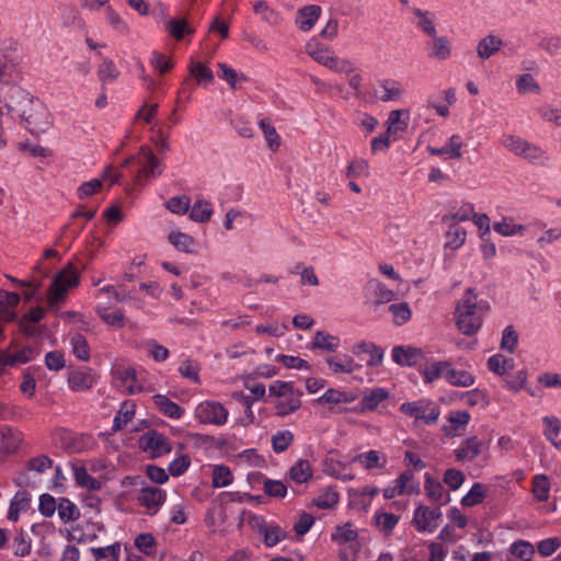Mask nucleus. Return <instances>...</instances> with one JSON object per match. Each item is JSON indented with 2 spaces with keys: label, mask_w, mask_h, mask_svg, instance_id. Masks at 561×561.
<instances>
[{
  "label": "nucleus",
  "mask_w": 561,
  "mask_h": 561,
  "mask_svg": "<svg viewBox=\"0 0 561 561\" xmlns=\"http://www.w3.org/2000/svg\"><path fill=\"white\" fill-rule=\"evenodd\" d=\"M148 138L151 146L142 145V185L162 175L165 170L164 157L169 149L161 125L156 123L151 126Z\"/></svg>",
  "instance_id": "nucleus-1"
},
{
  "label": "nucleus",
  "mask_w": 561,
  "mask_h": 561,
  "mask_svg": "<svg viewBox=\"0 0 561 561\" xmlns=\"http://www.w3.org/2000/svg\"><path fill=\"white\" fill-rule=\"evenodd\" d=\"M488 310V302L478 300L474 290L468 288L456 305L455 320L457 328L465 335H474L481 329Z\"/></svg>",
  "instance_id": "nucleus-2"
},
{
  "label": "nucleus",
  "mask_w": 561,
  "mask_h": 561,
  "mask_svg": "<svg viewBox=\"0 0 561 561\" xmlns=\"http://www.w3.org/2000/svg\"><path fill=\"white\" fill-rule=\"evenodd\" d=\"M0 102L3 103L8 114L14 118L16 116H23L25 113V108L30 103L34 104L32 108L34 111V115L27 116L32 117L34 121H31L33 125L37 127L39 124L38 121L44 122L45 116V105L44 103L36 96L32 95L28 91L21 88L20 85H11L3 93Z\"/></svg>",
  "instance_id": "nucleus-3"
},
{
  "label": "nucleus",
  "mask_w": 561,
  "mask_h": 561,
  "mask_svg": "<svg viewBox=\"0 0 561 561\" xmlns=\"http://www.w3.org/2000/svg\"><path fill=\"white\" fill-rule=\"evenodd\" d=\"M80 283V273L76 266L70 262L61 271H59L50 286L48 287V308H54L60 301H64L68 288H75Z\"/></svg>",
  "instance_id": "nucleus-4"
},
{
  "label": "nucleus",
  "mask_w": 561,
  "mask_h": 561,
  "mask_svg": "<svg viewBox=\"0 0 561 561\" xmlns=\"http://www.w3.org/2000/svg\"><path fill=\"white\" fill-rule=\"evenodd\" d=\"M399 410L416 421H422L425 425H434L440 415V409L434 402L425 399L403 402Z\"/></svg>",
  "instance_id": "nucleus-5"
},
{
  "label": "nucleus",
  "mask_w": 561,
  "mask_h": 561,
  "mask_svg": "<svg viewBox=\"0 0 561 561\" xmlns=\"http://www.w3.org/2000/svg\"><path fill=\"white\" fill-rule=\"evenodd\" d=\"M443 513L439 507L419 505L413 513L412 525L420 534H432L440 525Z\"/></svg>",
  "instance_id": "nucleus-6"
},
{
  "label": "nucleus",
  "mask_w": 561,
  "mask_h": 561,
  "mask_svg": "<svg viewBox=\"0 0 561 561\" xmlns=\"http://www.w3.org/2000/svg\"><path fill=\"white\" fill-rule=\"evenodd\" d=\"M228 410L217 401L206 400L197 404L194 410L195 419L202 424L222 426L228 421Z\"/></svg>",
  "instance_id": "nucleus-7"
},
{
  "label": "nucleus",
  "mask_w": 561,
  "mask_h": 561,
  "mask_svg": "<svg viewBox=\"0 0 561 561\" xmlns=\"http://www.w3.org/2000/svg\"><path fill=\"white\" fill-rule=\"evenodd\" d=\"M172 449V442L164 434L156 430L142 433V453H146L150 459L169 455Z\"/></svg>",
  "instance_id": "nucleus-8"
},
{
  "label": "nucleus",
  "mask_w": 561,
  "mask_h": 561,
  "mask_svg": "<svg viewBox=\"0 0 561 561\" xmlns=\"http://www.w3.org/2000/svg\"><path fill=\"white\" fill-rule=\"evenodd\" d=\"M367 298L374 311H378L379 307L392 301L396 297L393 290L386 287L385 284L371 279L366 285Z\"/></svg>",
  "instance_id": "nucleus-9"
},
{
  "label": "nucleus",
  "mask_w": 561,
  "mask_h": 561,
  "mask_svg": "<svg viewBox=\"0 0 561 561\" xmlns=\"http://www.w3.org/2000/svg\"><path fill=\"white\" fill-rule=\"evenodd\" d=\"M391 357L392 360L400 366L412 367L424 358V352L413 346H394L391 352Z\"/></svg>",
  "instance_id": "nucleus-10"
},
{
  "label": "nucleus",
  "mask_w": 561,
  "mask_h": 561,
  "mask_svg": "<svg viewBox=\"0 0 561 561\" xmlns=\"http://www.w3.org/2000/svg\"><path fill=\"white\" fill-rule=\"evenodd\" d=\"M138 295V290L135 286H129L126 283H121L117 288L114 286H105L98 291L96 298L103 299L107 297L108 299H114L118 302H124L127 299H136Z\"/></svg>",
  "instance_id": "nucleus-11"
},
{
  "label": "nucleus",
  "mask_w": 561,
  "mask_h": 561,
  "mask_svg": "<svg viewBox=\"0 0 561 561\" xmlns=\"http://www.w3.org/2000/svg\"><path fill=\"white\" fill-rule=\"evenodd\" d=\"M167 500V492L158 486H142V507L147 514L154 515Z\"/></svg>",
  "instance_id": "nucleus-12"
},
{
  "label": "nucleus",
  "mask_w": 561,
  "mask_h": 561,
  "mask_svg": "<svg viewBox=\"0 0 561 561\" xmlns=\"http://www.w3.org/2000/svg\"><path fill=\"white\" fill-rule=\"evenodd\" d=\"M424 489L427 497L439 507L450 502L449 493L444 489L443 484L432 478L428 473L425 474Z\"/></svg>",
  "instance_id": "nucleus-13"
},
{
  "label": "nucleus",
  "mask_w": 561,
  "mask_h": 561,
  "mask_svg": "<svg viewBox=\"0 0 561 561\" xmlns=\"http://www.w3.org/2000/svg\"><path fill=\"white\" fill-rule=\"evenodd\" d=\"M392 483H394L398 489L397 493H399V495H413L419 494L421 491L420 481L413 470L410 469L402 471L398 478L392 480Z\"/></svg>",
  "instance_id": "nucleus-14"
},
{
  "label": "nucleus",
  "mask_w": 561,
  "mask_h": 561,
  "mask_svg": "<svg viewBox=\"0 0 561 561\" xmlns=\"http://www.w3.org/2000/svg\"><path fill=\"white\" fill-rule=\"evenodd\" d=\"M481 451L482 442L477 436L463 439L459 447L454 450L457 461L460 462L473 460Z\"/></svg>",
  "instance_id": "nucleus-15"
},
{
  "label": "nucleus",
  "mask_w": 561,
  "mask_h": 561,
  "mask_svg": "<svg viewBox=\"0 0 561 561\" xmlns=\"http://www.w3.org/2000/svg\"><path fill=\"white\" fill-rule=\"evenodd\" d=\"M151 401L153 408L169 419L179 420L184 414V409L164 394H154L152 396Z\"/></svg>",
  "instance_id": "nucleus-16"
},
{
  "label": "nucleus",
  "mask_w": 561,
  "mask_h": 561,
  "mask_svg": "<svg viewBox=\"0 0 561 561\" xmlns=\"http://www.w3.org/2000/svg\"><path fill=\"white\" fill-rule=\"evenodd\" d=\"M111 300L112 299H108L107 297L99 299L95 312L106 324L115 328H123L125 325L123 312L118 309L113 312L108 311Z\"/></svg>",
  "instance_id": "nucleus-17"
},
{
  "label": "nucleus",
  "mask_w": 561,
  "mask_h": 561,
  "mask_svg": "<svg viewBox=\"0 0 561 561\" xmlns=\"http://www.w3.org/2000/svg\"><path fill=\"white\" fill-rule=\"evenodd\" d=\"M450 367L449 360H433L424 365L421 370L424 382L431 383L440 378L446 380Z\"/></svg>",
  "instance_id": "nucleus-18"
},
{
  "label": "nucleus",
  "mask_w": 561,
  "mask_h": 561,
  "mask_svg": "<svg viewBox=\"0 0 561 561\" xmlns=\"http://www.w3.org/2000/svg\"><path fill=\"white\" fill-rule=\"evenodd\" d=\"M462 146L461 137L459 135H453L443 147L436 148L427 146L426 149L432 156H448L451 159L459 160L462 157Z\"/></svg>",
  "instance_id": "nucleus-19"
},
{
  "label": "nucleus",
  "mask_w": 561,
  "mask_h": 561,
  "mask_svg": "<svg viewBox=\"0 0 561 561\" xmlns=\"http://www.w3.org/2000/svg\"><path fill=\"white\" fill-rule=\"evenodd\" d=\"M354 461L358 462L366 470L385 469L388 463V458L379 450L371 449L358 454L354 458Z\"/></svg>",
  "instance_id": "nucleus-20"
},
{
  "label": "nucleus",
  "mask_w": 561,
  "mask_h": 561,
  "mask_svg": "<svg viewBox=\"0 0 561 561\" xmlns=\"http://www.w3.org/2000/svg\"><path fill=\"white\" fill-rule=\"evenodd\" d=\"M389 398V391L385 388L377 387L365 392L360 400V411H375L382 402Z\"/></svg>",
  "instance_id": "nucleus-21"
},
{
  "label": "nucleus",
  "mask_w": 561,
  "mask_h": 561,
  "mask_svg": "<svg viewBox=\"0 0 561 561\" xmlns=\"http://www.w3.org/2000/svg\"><path fill=\"white\" fill-rule=\"evenodd\" d=\"M321 11V8L316 4L306 5L298 10L296 18L298 27L304 32L310 31L320 18Z\"/></svg>",
  "instance_id": "nucleus-22"
},
{
  "label": "nucleus",
  "mask_w": 561,
  "mask_h": 561,
  "mask_svg": "<svg viewBox=\"0 0 561 561\" xmlns=\"http://www.w3.org/2000/svg\"><path fill=\"white\" fill-rule=\"evenodd\" d=\"M325 363L333 374H352L360 367L352 356L346 354L330 356L325 359Z\"/></svg>",
  "instance_id": "nucleus-23"
},
{
  "label": "nucleus",
  "mask_w": 561,
  "mask_h": 561,
  "mask_svg": "<svg viewBox=\"0 0 561 561\" xmlns=\"http://www.w3.org/2000/svg\"><path fill=\"white\" fill-rule=\"evenodd\" d=\"M35 354V348L32 346H25L21 351L15 354H11L9 350L0 351V362L1 365L14 367L18 364H26L28 363L33 355Z\"/></svg>",
  "instance_id": "nucleus-24"
},
{
  "label": "nucleus",
  "mask_w": 561,
  "mask_h": 561,
  "mask_svg": "<svg viewBox=\"0 0 561 561\" xmlns=\"http://www.w3.org/2000/svg\"><path fill=\"white\" fill-rule=\"evenodd\" d=\"M22 433L14 431L10 426H0V450L7 454L14 453L21 442Z\"/></svg>",
  "instance_id": "nucleus-25"
},
{
  "label": "nucleus",
  "mask_w": 561,
  "mask_h": 561,
  "mask_svg": "<svg viewBox=\"0 0 561 561\" xmlns=\"http://www.w3.org/2000/svg\"><path fill=\"white\" fill-rule=\"evenodd\" d=\"M288 478L296 484L308 482L313 474L312 467L309 460L298 459L288 470Z\"/></svg>",
  "instance_id": "nucleus-26"
},
{
  "label": "nucleus",
  "mask_w": 561,
  "mask_h": 561,
  "mask_svg": "<svg viewBox=\"0 0 561 561\" xmlns=\"http://www.w3.org/2000/svg\"><path fill=\"white\" fill-rule=\"evenodd\" d=\"M504 43L500 37L489 34L478 42L477 54L479 58L485 60L499 53Z\"/></svg>",
  "instance_id": "nucleus-27"
},
{
  "label": "nucleus",
  "mask_w": 561,
  "mask_h": 561,
  "mask_svg": "<svg viewBox=\"0 0 561 561\" xmlns=\"http://www.w3.org/2000/svg\"><path fill=\"white\" fill-rule=\"evenodd\" d=\"M302 391L297 390L288 397L278 399L275 403V413L278 416H286L296 412L301 407Z\"/></svg>",
  "instance_id": "nucleus-28"
},
{
  "label": "nucleus",
  "mask_w": 561,
  "mask_h": 561,
  "mask_svg": "<svg viewBox=\"0 0 561 561\" xmlns=\"http://www.w3.org/2000/svg\"><path fill=\"white\" fill-rule=\"evenodd\" d=\"M432 41L427 43L428 56L438 60H446L451 55L450 43L447 37L437 35L431 36Z\"/></svg>",
  "instance_id": "nucleus-29"
},
{
  "label": "nucleus",
  "mask_w": 561,
  "mask_h": 561,
  "mask_svg": "<svg viewBox=\"0 0 561 561\" xmlns=\"http://www.w3.org/2000/svg\"><path fill=\"white\" fill-rule=\"evenodd\" d=\"M34 107V104L33 103H30L28 106L25 108V113L23 116H16L18 118H20V123L33 135H38L41 133H44L48 126H49V112L47 110V107L45 106V118H44V122H39V124L37 125V127L35 125H33L31 123V121H34L32 117H27L30 115H34V111L32 110Z\"/></svg>",
  "instance_id": "nucleus-30"
},
{
  "label": "nucleus",
  "mask_w": 561,
  "mask_h": 561,
  "mask_svg": "<svg viewBox=\"0 0 561 561\" xmlns=\"http://www.w3.org/2000/svg\"><path fill=\"white\" fill-rule=\"evenodd\" d=\"M340 346V337L325 331H317L313 335L311 348L325 352H335Z\"/></svg>",
  "instance_id": "nucleus-31"
},
{
  "label": "nucleus",
  "mask_w": 561,
  "mask_h": 561,
  "mask_svg": "<svg viewBox=\"0 0 561 561\" xmlns=\"http://www.w3.org/2000/svg\"><path fill=\"white\" fill-rule=\"evenodd\" d=\"M306 51L314 61L324 67L333 55L330 47L320 44L317 39H311L307 43Z\"/></svg>",
  "instance_id": "nucleus-32"
},
{
  "label": "nucleus",
  "mask_w": 561,
  "mask_h": 561,
  "mask_svg": "<svg viewBox=\"0 0 561 561\" xmlns=\"http://www.w3.org/2000/svg\"><path fill=\"white\" fill-rule=\"evenodd\" d=\"M136 408L137 405L135 402L128 400L124 401L121 404L116 416L114 417L112 431L118 432L123 430V427H125L127 423L134 417Z\"/></svg>",
  "instance_id": "nucleus-33"
},
{
  "label": "nucleus",
  "mask_w": 561,
  "mask_h": 561,
  "mask_svg": "<svg viewBox=\"0 0 561 561\" xmlns=\"http://www.w3.org/2000/svg\"><path fill=\"white\" fill-rule=\"evenodd\" d=\"M113 375L129 392L140 391V386H136L137 370L135 368L117 366L113 369Z\"/></svg>",
  "instance_id": "nucleus-34"
},
{
  "label": "nucleus",
  "mask_w": 561,
  "mask_h": 561,
  "mask_svg": "<svg viewBox=\"0 0 561 561\" xmlns=\"http://www.w3.org/2000/svg\"><path fill=\"white\" fill-rule=\"evenodd\" d=\"M355 399L352 392L330 388L317 399V402L319 404L352 403Z\"/></svg>",
  "instance_id": "nucleus-35"
},
{
  "label": "nucleus",
  "mask_w": 561,
  "mask_h": 561,
  "mask_svg": "<svg viewBox=\"0 0 561 561\" xmlns=\"http://www.w3.org/2000/svg\"><path fill=\"white\" fill-rule=\"evenodd\" d=\"M169 242L179 251L193 253L196 249V241L193 237L181 231H171Z\"/></svg>",
  "instance_id": "nucleus-36"
},
{
  "label": "nucleus",
  "mask_w": 561,
  "mask_h": 561,
  "mask_svg": "<svg viewBox=\"0 0 561 561\" xmlns=\"http://www.w3.org/2000/svg\"><path fill=\"white\" fill-rule=\"evenodd\" d=\"M188 211L191 220L195 222H207L214 214V208L210 202L198 199L193 204Z\"/></svg>",
  "instance_id": "nucleus-37"
},
{
  "label": "nucleus",
  "mask_w": 561,
  "mask_h": 561,
  "mask_svg": "<svg viewBox=\"0 0 561 561\" xmlns=\"http://www.w3.org/2000/svg\"><path fill=\"white\" fill-rule=\"evenodd\" d=\"M169 35L176 41H182L185 35L194 34L195 30L188 25L185 19H171L165 23Z\"/></svg>",
  "instance_id": "nucleus-38"
},
{
  "label": "nucleus",
  "mask_w": 561,
  "mask_h": 561,
  "mask_svg": "<svg viewBox=\"0 0 561 561\" xmlns=\"http://www.w3.org/2000/svg\"><path fill=\"white\" fill-rule=\"evenodd\" d=\"M358 537L356 528L351 523H346L342 526H337L331 534V540L337 545L355 543Z\"/></svg>",
  "instance_id": "nucleus-39"
},
{
  "label": "nucleus",
  "mask_w": 561,
  "mask_h": 561,
  "mask_svg": "<svg viewBox=\"0 0 561 561\" xmlns=\"http://www.w3.org/2000/svg\"><path fill=\"white\" fill-rule=\"evenodd\" d=\"M551 484L547 476L536 474L531 480V492L535 499L539 502H545L549 499Z\"/></svg>",
  "instance_id": "nucleus-40"
},
{
  "label": "nucleus",
  "mask_w": 561,
  "mask_h": 561,
  "mask_svg": "<svg viewBox=\"0 0 561 561\" xmlns=\"http://www.w3.org/2000/svg\"><path fill=\"white\" fill-rule=\"evenodd\" d=\"M69 387L73 391H84L92 387L93 378L88 371L72 370L68 376Z\"/></svg>",
  "instance_id": "nucleus-41"
},
{
  "label": "nucleus",
  "mask_w": 561,
  "mask_h": 561,
  "mask_svg": "<svg viewBox=\"0 0 561 561\" xmlns=\"http://www.w3.org/2000/svg\"><path fill=\"white\" fill-rule=\"evenodd\" d=\"M374 519L376 527L380 531H382L386 535H390L398 525L400 516L387 512H376L374 514Z\"/></svg>",
  "instance_id": "nucleus-42"
},
{
  "label": "nucleus",
  "mask_w": 561,
  "mask_h": 561,
  "mask_svg": "<svg viewBox=\"0 0 561 561\" xmlns=\"http://www.w3.org/2000/svg\"><path fill=\"white\" fill-rule=\"evenodd\" d=\"M446 381L455 387H470L474 383V376L468 370H457L450 364Z\"/></svg>",
  "instance_id": "nucleus-43"
},
{
  "label": "nucleus",
  "mask_w": 561,
  "mask_h": 561,
  "mask_svg": "<svg viewBox=\"0 0 561 561\" xmlns=\"http://www.w3.org/2000/svg\"><path fill=\"white\" fill-rule=\"evenodd\" d=\"M380 88L381 94L379 95V99L382 102L397 101L404 92L401 83L396 80H383L380 83Z\"/></svg>",
  "instance_id": "nucleus-44"
},
{
  "label": "nucleus",
  "mask_w": 561,
  "mask_h": 561,
  "mask_svg": "<svg viewBox=\"0 0 561 561\" xmlns=\"http://www.w3.org/2000/svg\"><path fill=\"white\" fill-rule=\"evenodd\" d=\"M233 482L232 471L228 466L216 465L211 473V484L216 489L225 488Z\"/></svg>",
  "instance_id": "nucleus-45"
},
{
  "label": "nucleus",
  "mask_w": 561,
  "mask_h": 561,
  "mask_svg": "<svg viewBox=\"0 0 561 561\" xmlns=\"http://www.w3.org/2000/svg\"><path fill=\"white\" fill-rule=\"evenodd\" d=\"M448 231L446 232L445 247L453 250L459 249L466 241L467 232L457 224L449 222Z\"/></svg>",
  "instance_id": "nucleus-46"
},
{
  "label": "nucleus",
  "mask_w": 561,
  "mask_h": 561,
  "mask_svg": "<svg viewBox=\"0 0 561 561\" xmlns=\"http://www.w3.org/2000/svg\"><path fill=\"white\" fill-rule=\"evenodd\" d=\"M76 483L90 491H98L102 488V482L90 476L84 467L75 468Z\"/></svg>",
  "instance_id": "nucleus-47"
},
{
  "label": "nucleus",
  "mask_w": 561,
  "mask_h": 561,
  "mask_svg": "<svg viewBox=\"0 0 561 561\" xmlns=\"http://www.w3.org/2000/svg\"><path fill=\"white\" fill-rule=\"evenodd\" d=\"M486 365L490 371L503 376L513 368V358H506L502 354H495L489 357Z\"/></svg>",
  "instance_id": "nucleus-48"
},
{
  "label": "nucleus",
  "mask_w": 561,
  "mask_h": 561,
  "mask_svg": "<svg viewBox=\"0 0 561 561\" xmlns=\"http://www.w3.org/2000/svg\"><path fill=\"white\" fill-rule=\"evenodd\" d=\"M294 442V434L289 430H282L272 435L271 443L274 453L282 454Z\"/></svg>",
  "instance_id": "nucleus-49"
},
{
  "label": "nucleus",
  "mask_w": 561,
  "mask_h": 561,
  "mask_svg": "<svg viewBox=\"0 0 561 561\" xmlns=\"http://www.w3.org/2000/svg\"><path fill=\"white\" fill-rule=\"evenodd\" d=\"M234 459L239 466L263 467L265 463L263 456H261L254 448L242 450L236 455Z\"/></svg>",
  "instance_id": "nucleus-50"
},
{
  "label": "nucleus",
  "mask_w": 561,
  "mask_h": 561,
  "mask_svg": "<svg viewBox=\"0 0 561 561\" xmlns=\"http://www.w3.org/2000/svg\"><path fill=\"white\" fill-rule=\"evenodd\" d=\"M259 126L264 134V137L267 141V146L272 151H276L280 145L279 136L273 126V123L270 118H262L259 122Z\"/></svg>",
  "instance_id": "nucleus-51"
},
{
  "label": "nucleus",
  "mask_w": 561,
  "mask_h": 561,
  "mask_svg": "<svg viewBox=\"0 0 561 561\" xmlns=\"http://www.w3.org/2000/svg\"><path fill=\"white\" fill-rule=\"evenodd\" d=\"M190 73L197 80L198 83H211L214 81V73L202 61L191 60Z\"/></svg>",
  "instance_id": "nucleus-52"
},
{
  "label": "nucleus",
  "mask_w": 561,
  "mask_h": 561,
  "mask_svg": "<svg viewBox=\"0 0 561 561\" xmlns=\"http://www.w3.org/2000/svg\"><path fill=\"white\" fill-rule=\"evenodd\" d=\"M485 497V486L482 483H474L469 492L461 497L462 506H474L483 502Z\"/></svg>",
  "instance_id": "nucleus-53"
},
{
  "label": "nucleus",
  "mask_w": 561,
  "mask_h": 561,
  "mask_svg": "<svg viewBox=\"0 0 561 561\" xmlns=\"http://www.w3.org/2000/svg\"><path fill=\"white\" fill-rule=\"evenodd\" d=\"M474 214V207L471 203H463L455 213L445 215L442 220L445 224H458L469 220Z\"/></svg>",
  "instance_id": "nucleus-54"
},
{
  "label": "nucleus",
  "mask_w": 561,
  "mask_h": 561,
  "mask_svg": "<svg viewBox=\"0 0 561 561\" xmlns=\"http://www.w3.org/2000/svg\"><path fill=\"white\" fill-rule=\"evenodd\" d=\"M58 514L62 522L69 523L79 519L78 507L68 499L61 497L58 505Z\"/></svg>",
  "instance_id": "nucleus-55"
},
{
  "label": "nucleus",
  "mask_w": 561,
  "mask_h": 561,
  "mask_svg": "<svg viewBox=\"0 0 561 561\" xmlns=\"http://www.w3.org/2000/svg\"><path fill=\"white\" fill-rule=\"evenodd\" d=\"M408 117V113L402 110L391 111L387 119L388 134L396 135L399 131L405 130L408 123L402 119V116Z\"/></svg>",
  "instance_id": "nucleus-56"
},
{
  "label": "nucleus",
  "mask_w": 561,
  "mask_h": 561,
  "mask_svg": "<svg viewBox=\"0 0 561 561\" xmlns=\"http://www.w3.org/2000/svg\"><path fill=\"white\" fill-rule=\"evenodd\" d=\"M149 64L159 75H164L173 68L171 57L160 51H152Z\"/></svg>",
  "instance_id": "nucleus-57"
},
{
  "label": "nucleus",
  "mask_w": 561,
  "mask_h": 561,
  "mask_svg": "<svg viewBox=\"0 0 561 561\" xmlns=\"http://www.w3.org/2000/svg\"><path fill=\"white\" fill-rule=\"evenodd\" d=\"M218 72L217 76L226 81L232 89H236L238 85V81L245 80L243 75H239L233 68L228 66L225 62H218Z\"/></svg>",
  "instance_id": "nucleus-58"
},
{
  "label": "nucleus",
  "mask_w": 561,
  "mask_h": 561,
  "mask_svg": "<svg viewBox=\"0 0 561 561\" xmlns=\"http://www.w3.org/2000/svg\"><path fill=\"white\" fill-rule=\"evenodd\" d=\"M519 157L524 158L530 163L537 164H543L548 160L546 151L529 141L527 146L524 147L523 152L519 154Z\"/></svg>",
  "instance_id": "nucleus-59"
},
{
  "label": "nucleus",
  "mask_w": 561,
  "mask_h": 561,
  "mask_svg": "<svg viewBox=\"0 0 561 561\" xmlns=\"http://www.w3.org/2000/svg\"><path fill=\"white\" fill-rule=\"evenodd\" d=\"M339 502V494L331 488L323 489L313 500L314 506L321 510H329Z\"/></svg>",
  "instance_id": "nucleus-60"
},
{
  "label": "nucleus",
  "mask_w": 561,
  "mask_h": 561,
  "mask_svg": "<svg viewBox=\"0 0 561 561\" xmlns=\"http://www.w3.org/2000/svg\"><path fill=\"white\" fill-rule=\"evenodd\" d=\"M178 371L182 377L190 379L192 382L201 383L199 365L196 360L185 359L180 364Z\"/></svg>",
  "instance_id": "nucleus-61"
},
{
  "label": "nucleus",
  "mask_w": 561,
  "mask_h": 561,
  "mask_svg": "<svg viewBox=\"0 0 561 561\" xmlns=\"http://www.w3.org/2000/svg\"><path fill=\"white\" fill-rule=\"evenodd\" d=\"M165 207L173 214L185 215L191 208V198L187 195L173 196L165 203Z\"/></svg>",
  "instance_id": "nucleus-62"
},
{
  "label": "nucleus",
  "mask_w": 561,
  "mask_h": 561,
  "mask_svg": "<svg viewBox=\"0 0 561 561\" xmlns=\"http://www.w3.org/2000/svg\"><path fill=\"white\" fill-rule=\"evenodd\" d=\"M253 11L270 24H277L279 21L278 12L272 9L264 0L255 2L253 4Z\"/></svg>",
  "instance_id": "nucleus-63"
},
{
  "label": "nucleus",
  "mask_w": 561,
  "mask_h": 561,
  "mask_svg": "<svg viewBox=\"0 0 561 561\" xmlns=\"http://www.w3.org/2000/svg\"><path fill=\"white\" fill-rule=\"evenodd\" d=\"M325 67L341 75H351L355 71V66L351 60L337 57L334 54L332 55Z\"/></svg>",
  "instance_id": "nucleus-64"
}]
</instances>
